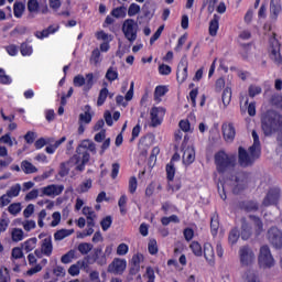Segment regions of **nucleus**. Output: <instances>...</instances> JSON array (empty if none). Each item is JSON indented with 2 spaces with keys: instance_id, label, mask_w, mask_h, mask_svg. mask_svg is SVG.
Masks as SVG:
<instances>
[{
  "instance_id": "69168bd1",
  "label": "nucleus",
  "mask_w": 282,
  "mask_h": 282,
  "mask_svg": "<svg viewBox=\"0 0 282 282\" xmlns=\"http://www.w3.org/2000/svg\"><path fill=\"white\" fill-rule=\"evenodd\" d=\"M12 259H23V250L19 247H14L11 252Z\"/></svg>"
},
{
  "instance_id": "2eb2a0df",
  "label": "nucleus",
  "mask_w": 282,
  "mask_h": 282,
  "mask_svg": "<svg viewBox=\"0 0 282 282\" xmlns=\"http://www.w3.org/2000/svg\"><path fill=\"white\" fill-rule=\"evenodd\" d=\"M221 129H223V135L226 142H232L235 140V135H237L235 126L232 123H229V124L224 123Z\"/></svg>"
},
{
  "instance_id": "7c9ffc66",
  "label": "nucleus",
  "mask_w": 282,
  "mask_h": 282,
  "mask_svg": "<svg viewBox=\"0 0 282 282\" xmlns=\"http://www.w3.org/2000/svg\"><path fill=\"white\" fill-rule=\"evenodd\" d=\"M52 238H45L42 243V251L46 257H50L52 254Z\"/></svg>"
},
{
  "instance_id": "603ef678",
  "label": "nucleus",
  "mask_w": 282,
  "mask_h": 282,
  "mask_svg": "<svg viewBox=\"0 0 282 282\" xmlns=\"http://www.w3.org/2000/svg\"><path fill=\"white\" fill-rule=\"evenodd\" d=\"M20 52L22 56H30L32 55V46H30L28 43H22L20 46Z\"/></svg>"
},
{
  "instance_id": "bf43d9fd",
  "label": "nucleus",
  "mask_w": 282,
  "mask_h": 282,
  "mask_svg": "<svg viewBox=\"0 0 282 282\" xmlns=\"http://www.w3.org/2000/svg\"><path fill=\"white\" fill-rule=\"evenodd\" d=\"M24 140L26 144H34V141L36 140V132L28 131L26 135H24Z\"/></svg>"
},
{
  "instance_id": "c756f323",
  "label": "nucleus",
  "mask_w": 282,
  "mask_h": 282,
  "mask_svg": "<svg viewBox=\"0 0 282 282\" xmlns=\"http://www.w3.org/2000/svg\"><path fill=\"white\" fill-rule=\"evenodd\" d=\"M245 282H261L259 279V273H257L254 270H248L245 273Z\"/></svg>"
},
{
  "instance_id": "dca6fc26",
  "label": "nucleus",
  "mask_w": 282,
  "mask_h": 282,
  "mask_svg": "<svg viewBox=\"0 0 282 282\" xmlns=\"http://www.w3.org/2000/svg\"><path fill=\"white\" fill-rule=\"evenodd\" d=\"M279 188L269 189L267 196L263 199V206H271V204H276V202H279Z\"/></svg>"
},
{
  "instance_id": "6e6552de",
  "label": "nucleus",
  "mask_w": 282,
  "mask_h": 282,
  "mask_svg": "<svg viewBox=\"0 0 282 282\" xmlns=\"http://www.w3.org/2000/svg\"><path fill=\"white\" fill-rule=\"evenodd\" d=\"M260 268H272L274 265V258L270 251V247L264 245L260 248V253L258 257Z\"/></svg>"
},
{
  "instance_id": "bb28decb",
  "label": "nucleus",
  "mask_w": 282,
  "mask_h": 282,
  "mask_svg": "<svg viewBox=\"0 0 282 282\" xmlns=\"http://www.w3.org/2000/svg\"><path fill=\"white\" fill-rule=\"evenodd\" d=\"M221 100L225 107H228L230 105V100H232V89L230 87L224 89Z\"/></svg>"
},
{
  "instance_id": "ddd939ff",
  "label": "nucleus",
  "mask_w": 282,
  "mask_h": 282,
  "mask_svg": "<svg viewBox=\"0 0 282 282\" xmlns=\"http://www.w3.org/2000/svg\"><path fill=\"white\" fill-rule=\"evenodd\" d=\"M65 191V186L63 185H48L42 188V195H46V197H52V195H61Z\"/></svg>"
},
{
  "instance_id": "2f4dec72",
  "label": "nucleus",
  "mask_w": 282,
  "mask_h": 282,
  "mask_svg": "<svg viewBox=\"0 0 282 282\" xmlns=\"http://www.w3.org/2000/svg\"><path fill=\"white\" fill-rule=\"evenodd\" d=\"M77 250L80 252V254H89V252L94 250V245L89 242H82L78 245Z\"/></svg>"
},
{
  "instance_id": "6ab92c4d",
  "label": "nucleus",
  "mask_w": 282,
  "mask_h": 282,
  "mask_svg": "<svg viewBox=\"0 0 282 282\" xmlns=\"http://www.w3.org/2000/svg\"><path fill=\"white\" fill-rule=\"evenodd\" d=\"M89 142H90L89 139H85L82 141V143L76 149L77 154L73 155V158L70 159V162H75V164L80 163V153H82V151H87V149L89 147Z\"/></svg>"
},
{
  "instance_id": "20e7f679",
  "label": "nucleus",
  "mask_w": 282,
  "mask_h": 282,
  "mask_svg": "<svg viewBox=\"0 0 282 282\" xmlns=\"http://www.w3.org/2000/svg\"><path fill=\"white\" fill-rule=\"evenodd\" d=\"M230 182H232L234 195H240V193H243L248 188V184H250V173L238 172L235 176L230 177Z\"/></svg>"
},
{
  "instance_id": "f8f14e48",
  "label": "nucleus",
  "mask_w": 282,
  "mask_h": 282,
  "mask_svg": "<svg viewBox=\"0 0 282 282\" xmlns=\"http://www.w3.org/2000/svg\"><path fill=\"white\" fill-rule=\"evenodd\" d=\"M188 78V61L186 57H182L176 72V79L178 83H184Z\"/></svg>"
},
{
  "instance_id": "cd10ccee",
  "label": "nucleus",
  "mask_w": 282,
  "mask_h": 282,
  "mask_svg": "<svg viewBox=\"0 0 282 282\" xmlns=\"http://www.w3.org/2000/svg\"><path fill=\"white\" fill-rule=\"evenodd\" d=\"M240 237H241V234L239 231V228L235 227L229 232L228 241L231 246H235V243L239 241Z\"/></svg>"
},
{
  "instance_id": "37998d69",
  "label": "nucleus",
  "mask_w": 282,
  "mask_h": 282,
  "mask_svg": "<svg viewBox=\"0 0 282 282\" xmlns=\"http://www.w3.org/2000/svg\"><path fill=\"white\" fill-rule=\"evenodd\" d=\"M143 17L147 19H153L154 12L151 11V3L145 2L142 7Z\"/></svg>"
},
{
  "instance_id": "4be33fe9",
  "label": "nucleus",
  "mask_w": 282,
  "mask_h": 282,
  "mask_svg": "<svg viewBox=\"0 0 282 282\" xmlns=\"http://www.w3.org/2000/svg\"><path fill=\"white\" fill-rule=\"evenodd\" d=\"M204 257L208 263H215V249L209 242L204 243Z\"/></svg>"
},
{
  "instance_id": "423d86ee",
  "label": "nucleus",
  "mask_w": 282,
  "mask_h": 282,
  "mask_svg": "<svg viewBox=\"0 0 282 282\" xmlns=\"http://www.w3.org/2000/svg\"><path fill=\"white\" fill-rule=\"evenodd\" d=\"M265 239L275 250L282 249V230L279 227H270L267 231Z\"/></svg>"
},
{
  "instance_id": "a211bd4d",
  "label": "nucleus",
  "mask_w": 282,
  "mask_h": 282,
  "mask_svg": "<svg viewBox=\"0 0 282 282\" xmlns=\"http://www.w3.org/2000/svg\"><path fill=\"white\" fill-rule=\"evenodd\" d=\"M160 113H164V108L153 107L151 109V127H160V124H162V120L159 117Z\"/></svg>"
},
{
  "instance_id": "f03ea898",
  "label": "nucleus",
  "mask_w": 282,
  "mask_h": 282,
  "mask_svg": "<svg viewBox=\"0 0 282 282\" xmlns=\"http://www.w3.org/2000/svg\"><path fill=\"white\" fill-rule=\"evenodd\" d=\"M214 162L216 164V171L220 175L234 171L237 166V154H228L226 151L220 150L214 155Z\"/></svg>"
},
{
  "instance_id": "5701e85b",
  "label": "nucleus",
  "mask_w": 282,
  "mask_h": 282,
  "mask_svg": "<svg viewBox=\"0 0 282 282\" xmlns=\"http://www.w3.org/2000/svg\"><path fill=\"white\" fill-rule=\"evenodd\" d=\"M80 155L82 163L75 167V171H79L82 173V171H85L86 164H88L89 160H91V155L89 154V152H87V150L82 151Z\"/></svg>"
},
{
  "instance_id": "de8ad7c7",
  "label": "nucleus",
  "mask_w": 282,
  "mask_h": 282,
  "mask_svg": "<svg viewBox=\"0 0 282 282\" xmlns=\"http://www.w3.org/2000/svg\"><path fill=\"white\" fill-rule=\"evenodd\" d=\"M76 256V251L69 250L66 254L62 256V263H72V259Z\"/></svg>"
},
{
  "instance_id": "aec40b11",
  "label": "nucleus",
  "mask_w": 282,
  "mask_h": 282,
  "mask_svg": "<svg viewBox=\"0 0 282 282\" xmlns=\"http://www.w3.org/2000/svg\"><path fill=\"white\" fill-rule=\"evenodd\" d=\"M195 162V148L188 147L183 153V164L187 166Z\"/></svg>"
},
{
  "instance_id": "c9c22d12",
  "label": "nucleus",
  "mask_w": 282,
  "mask_h": 282,
  "mask_svg": "<svg viewBox=\"0 0 282 282\" xmlns=\"http://www.w3.org/2000/svg\"><path fill=\"white\" fill-rule=\"evenodd\" d=\"M166 94H169V87L156 86L154 90V100H158V98H162V96H166Z\"/></svg>"
},
{
  "instance_id": "79ce46f5",
  "label": "nucleus",
  "mask_w": 282,
  "mask_h": 282,
  "mask_svg": "<svg viewBox=\"0 0 282 282\" xmlns=\"http://www.w3.org/2000/svg\"><path fill=\"white\" fill-rule=\"evenodd\" d=\"M161 223L163 226H169V224H171V223L180 224V217H177V215H172L170 217H163L161 219Z\"/></svg>"
},
{
  "instance_id": "4468645a",
  "label": "nucleus",
  "mask_w": 282,
  "mask_h": 282,
  "mask_svg": "<svg viewBox=\"0 0 282 282\" xmlns=\"http://www.w3.org/2000/svg\"><path fill=\"white\" fill-rule=\"evenodd\" d=\"M240 223H241L240 237L243 241H248V239L252 237V227L250 226V224H248V220L246 219V217H242L240 219Z\"/></svg>"
},
{
  "instance_id": "c85d7f7f",
  "label": "nucleus",
  "mask_w": 282,
  "mask_h": 282,
  "mask_svg": "<svg viewBox=\"0 0 282 282\" xmlns=\"http://www.w3.org/2000/svg\"><path fill=\"white\" fill-rule=\"evenodd\" d=\"M25 12V4L23 2H15L13 4V14L17 19H21Z\"/></svg>"
},
{
  "instance_id": "864d4df0",
  "label": "nucleus",
  "mask_w": 282,
  "mask_h": 282,
  "mask_svg": "<svg viewBox=\"0 0 282 282\" xmlns=\"http://www.w3.org/2000/svg\"><path fill=\"white\" fill-rule=\"evenodd\" d=\"M11 215H19L21 213V203H13L8 207Z\"/></svg>"
},
{
  "instance_id": "4d7b16f0",
  "label": "nucleus",
  "mask_w": 282,
  "mask_h": 282,
  "mask_svg": "<svg viewBox=\"0 0 282 282\" xmlns=\"http://www.w3.org/2000/svg\"><path fill=\"white\" fill-rule=\"evenodd\" d=\"M67 235V229H59L54 234V239L55 241H63Z\"/></svg>"
},
{
  "instance_id": "4c0bfd02",
  "label": "nucleus",
  "mask_w": 282,
  "mask_h": 282,
  "mask_svg": "<svg viewBox=\"0 0 282 282\" xmlns=\"http://www.w3.org/2000/svg\"><path fill=\"white\" fill-rule=\"evenodd\" d=\"M249 219L253 221L258 232H263V221L256 215H249Z\"/></svg>"
},
{
  "instance_id": "412c9836",
  "label": "nucleus",
  "mask_w": 282,
  "mask_h": 282,
  "mask_svg": "<svg viewBox=\"0 0 282 282\" xmlns=\"http://www.w3.org/2000/svg\"><path fill=\"white\" fill-rule=\"evenodd\" d=\"M281 0H271L270 2V12L271 19L276 21L279 19V14H281Z\"/></svg>"
},
{
  "instance_id": "774afa93",
  "label": "nucleus",
  "mask_w": 282,
  "mask_h": 282,
  "mask_svg": "<svg viewBox=\"0 0 282 282\" xmlns=\"http://www.w3.org/2000/svg\"><path fill=\"white\" fill-rule=\"evenodd\" d=\"M52 223H51V226L53 228H56V226H58L61 224V214L58 212H54L53 215H52Z\"/></svg>"
},
{
  "instance_id": "f3484780",
  "label": "nucleus",
  "mask_w": 282,
  "mask_h": 282,
  "mask_svg": "<svg viewBox=\"0 0 282 282\" xmlns=\"http://www.w3.org/2000/svg\"><path fill=\"white\" fill-rule=\"evenodd\" d=\"M238 207L246 213H257L259 210V203L254 200H242L238 204Z\"/></svg>"
},
{
  "instance_id": "a18cd8bd",
  "label": "nucleus",
  "mask_w": 282,
  "mask_h": 282,
  "mask_svg": "<svg viewBox=\"0 0 282 282\" xmlns=\"http://www.w3.org/2000/svg\"><path fill=\"white\" fill-rule=\"evenodd\" d=\"M0 282H10V270L6 267L0 269Z\"/></svg>"
},
{
  "instance_id": "a19ab883",
  "label": "nucleus",
  "mask_w": 282,
  "mask_h": 282,
  "mask_svg": "<svg viewBox=\"0 0 282 282\" xmlns=\"http://www.w3.org/2000/svg\"><path fill=\"white\" fill-rule=\"evenodd\" d=\"M19 193H21V184H15L7 192V196L19 197Z\"/></svg>"
},
{
  "instance_id": "e2e57ef3",
  "label": "nucleus",
  "mask_w": 282,
  "mask_h": 282,
  "mask_svg": "<svg viewBox=\"0 0 282 282\" xmlns=\"http://www.w3.org/2000/svg\"><path fill=\"white\" fill-rule=\"evenodd\" d=\"M259 94H261V87L254 85L249 86L250 98H254V96H259Z\"/></svg>"
},
{
  "instance_id": "58836bf2",
  "label": "nucleus",
  "mask_w": 282,
  "mask_h": 282,
  "mask_svg": "<svg viewBox=\"0 0 282 282\" xmlns=\"http://www.w3.org/2000/svg\"><path fill=\"white\" fill-rule=\"evenodd\" d=\"M193 254H195V257H202V254L204 253L202 251V245H199V242L197 241H193L189 246Z\"/></svg>"
},
{
  "instance_id": "3c124183",
  "label": "nucleus",
  "mask_w": 282,
  "mask_h": 282,
  "mask_svg": "<svg viewBox=\"0 0 282 282\" xmlns=\"http://www.w3.org/2000/svg\"><path fill=\"white\" fill-rule=\"evenodd\" d=\"M210 230H212V235L215 237L217 235V230H219V219L212 217Z\"/></svg>"
},
{
  "instance_id": "9b49d317",
  "label": "nucleus",
  "mask_w": 282,
  "mask_h": 282,
  "mask_svg": "<svg viewBox=\"0 0 282 282\" xmlns=\"http://www.w3.org/2000/svg\"><path fill=\"white\" fill-rule=\"evenodd\" d=\"M271 43V58L278 64L282 63V57H281V43L279 40H276V33H273V37L270 40Z\"/></svg>"
},
{
  "instance_id": "09e8293b",
  "label": "nucleus",
  "mask_w": 282,
  "mask_h": 282,
  "mask_svg": "<svg viewBox=\"0 0 282 282\" xmlns=\"http://www.w3.org/2000/svg\"><path fill=\"white\" fill-rule=\"evenodd\" d=\"M135 14H140V7L138 3H131L128 9V17H135Z\"/></svg>"
},
{
  "instance_id": "0eeeda50",
  "label": "nucleus",
  "mask_w": 282,
  "mask_h": 282,
  "mask_svg": "<svg viewBox=\"0 0 282 282\" xmlns=\"http://www.w3.org/2000/svg\"><path fill=\"white\" fill-rule=\"evenodd\" d=\"M85 261H88V263L93 264L96 263L102 268L107 265V256L105 254V251H102V248L99 246L94 248L91 253L85 257Z\"/></svg>"
},
{
  "instance_id": "680f3d73",
  "label": "nucleus",
  "mask_w": 282,
  "mask_h": 282,
  "mask_svg": "<svg viewBox=\"0 0 282 282\" xmlns=\"http://www.w3.org/2000/svg\"><path fill=\"white\" fill-rule=\"evenodd\" d=\"M148 250L150 252V254H158V241L150 240L149 245H148Z\"/></svg>"
},
{
  "instance_id": "338daca9",
  "label": "nucleus",
  "mask_w": 282,
  "mask_h": 282,
  "mask_svg": "<svg viewBox=\"0 0 282 282\" xmlns=\"http://www.w3.org/2000/svg\"><path fill=\"white\" fill-rule=\"evenodd\" d=\"M73 84L75 87H83V85H85V77L83 75L75 76Z\"/></svg>"
},
{
  "instance_id": "39448f33",
  "label": "nucleus",
  "mask_w": 282,
  "mask_h": 282,
  "mask_svg": "<svg viewBox=\"0 0 282 282\" xmlns=\"http://www.w3.org/2000/svg\"><path fill=\"white\" fill-rule=\"evenodd\" d=\"M122 33L129 43H133L138 39V23L133 19L124 20L122 24Z\"/></svg>"
},
{
  "instance_id": "1a4fd4ad",
  "label": "nucleus",
  "mask_w": 282,
  "mask_h": 282,
  "mask_svg": "<svg viewBox=\"0 0 282 282\" xmlns=\"http://www.w3.org/2000/svg\"><path fill=\"white\" fill-rule=\"evenodd\" d=\"M240 265L248 267L254 263V251L249 246H242L239 249Z\"/></svg>"
},
{
  "instance_id": "6e6d98bb",
  "label": "nucleus",
  "mask_w": 282,
  "mask_h": 282,
  "mask_svg": "<svg viewBox=\"0 0 282 282\" xmlns=\"http://www.w3.org/2000/svg\"><path fill=\"white\" fill-rule=\"evenodd\" d=\"M138 189V178L135 176H131L129 180V191L133 195L135 191Z\"/></svg>"
},
{
  "instance_id": "b1692460",
  "label": "nucleus",
  "mask_w": 282,
  "mask_h": 282,
  "mask_svg": "<svg viewBox=\"0 0 282 282\" xmlns=\"http://www.w3.org/2000/svg\"><path fill=\"white\" fill-rule=\"evenodd\" d=\"M217 30H219V15L215 14L213 20L209 22L210 36H217Z\"/></svg>"
},
{
  "instance_id": "ea45409f",
  "label": "nucleus",
  "mask_w": 282,
  "mask_h": 282,
  "mask_svg": "<svg viewBox=\"0 0 282 282\" xmlns=\"http://www.w3.org/2000/svg\"><path fill=\"white\" fill-rule=\"evenodd\" d=\"M166 175H167L169 182H173L175 177V164H173V162H170L166 165Z\"/></svg>"
},
{
  "instance_id": "c03bdc74",
  "label": "nucleus",
  "mask_w": 282,
  "mask_h": 282,
  "mask_svg": "<svg viewBox=\"0 0 282 282\" xmlns=\"http://www.w3.org/2000/svg\"><path fill=\"white\" fill-rule=\"evenodd\" d=\"M36 248V238H30L24 242V250L26 252H32Z\"/></svg>"
},
{
  "instance_id": "a878e982",
  "label": "nucleus",
  "mask_w": 282,
  "mask_h": 282,
  "mask_svg": "<svg viewBox=\"0 0 282 282\" xmlns=\"http://www.w3.org/2000/svg\"><path fill=\"white\" fill-rule=\"evenodd\" d=\"M85 109V113L79 115V123L83 124L84 122V124H89L91 122V113H89V111H91V106L87 105Z\"/></svg>"
},
{
  "instance_id": "9d476101",
  "label": "nucleus",
  "mask_w": 282,
  "mask_h": 282,
  "mask_svg": "<svg viewBox=\"0 0 282 282\" xmlns=\"http://www.w3.org/2000/svg\"><path fill=\"white\" fill-rule=\"evenodd\" d=\"M127 270V260L115 258L112 262L108 265L107 272L110 274H122Z\"/></svg>"
},
{
  "instance_id": "49530a36",
  "label": "nucleus",
  "mask_w": 282,
  "mask_h": 282,
  "mask_svg": "<svg viewBox=\"0 0 282 282\" xmlns=\"http://www.w3.org/2000/svg\"><path fill=\"white\" fill-rule=\"evenodd\" d=\"M106 78L110 83H113V80H118V72L113 70V67H109L106 73Z\"/></svg>"
},
{
  "instance_id": "8fccbe9b",
  "label": "nucleus",
  "mask_w": 282,
  "mask_h": 282,
  "mask_svg": "<svg viewBox=\"0 0 282 282\" xmlns=\"http://www.w3.org/2000/svg\"><path fill=\"white\" fill-rule=\"evenodd\" d=\"M91 188V178L87 180L86 182L82 183L77 188V193H87Z\"/></svg>"
},
{
  "instance_id": "052dcab7",
  "label": "nucleus",
  "mask_w": 282,
  "mask_h": 282,
  "mask_svg": "<svg viewBox=\"0 0 282 282\" xmlns=\"http://www.w3.org/2000/svg\"><path fill=\"white\" fill-rule=\"evenodd\" d=\"M127 252H129V246H127V243H120L117 247V254H119V257H124Z\"/></svg>"
},
{
  "instance_id": "7ed1b4c3",
  "label": "nucleus",
  "mask_w": 282,
  "mask_h": 282,
  "mask_svg": "<svg viewBox=\"0 0 282 282\" xmlns=\"http://www.w3.org/2000/svg\"><path fill=\"white\" fill-rule=\"evenodd\" d=\"M261 152L257 151L254 147L249 148L248 150L243 147L238 148V164L241 169H248L252 166L257 160H259Z\"/></svg>"
},
{
  "instance_id": "13d9d810",
  "label": "nucleus",
  "mask_w": 282,
  "mask_h": 282,
  "mask_svg": "<svg viewBox=\"0 0 282 282\" xmlns=\"http://www.w3.org/2000/svg\"><path fill=\"white\" fill-rule=\"evenodd\" d=\"M28 10L29 12H39V0H29Z\"/></svg>"
},
{
  "instance_id": "72a5a7b5",
  "label": "nucleus",
  "mask_w": 282,
  "mask_h": 282,
  "mask_svg": "<svg viewBox=\"0 0 282 282\" xmlns=\"http://www.w3.org/2000/svg\"><path fill=\"white\" fill-rule=\"evenodd\" d=\"M107 96H109V89H107V87H104L99 91V96L97 99V107H102L105 105V100H107Z\"/></svg>"
},
{
  "instance_id": "f704fd0d",
  "label": "nucleus",
  "mask_w": 282,
  "mask_h": 282,
  "mask_svg": "<svg viewBox=\"0 0 282 282\" xmlns=\"http://www.w3.org/2000/svg\"><path fill=\"white\" fill-rule=\"evenodd\" d=\"M54 32H56V29H52V26H48L47 29L41 32L36 31L35 36L36 39H47V36H50V34H54Z\"/></svg>"
},
{
  "instance_id": "f257e3e1",
  "label": "nucleus",
  "mask_w": 282,
  "mask_h": 282,
  "mask_svg": "<svg viewBox=\"0 0 282 282\" xmlns=\"http://www.w3.org/2000/svg\"><path fill=\"white\" fill-rule=\"evenodd\" d=\"M261 129L267 138L273 133H282V115L274 110H268L261 117Z\"/></svg>"
},
{
  "instance_id": "0e129e2a",
  "label": "nucleus",
  "mask_w": 282,
  "mask_h": 282,
  "mask_svg": "<svg viewBox=\"0 0 282 282\" xmlns=\"http://www.w3.org/2000/svg\"><path fill=\"white\" fill-rule=\"evenodd\" d=\"M172 69L171 66L166 65V64H162L159 66V73L162 76H169V74H171Z\"/></svg>"
},
{
  "instance_id": "473e14b6",
  "label": "nucleus",
  "mask_w": 282,
  "mask_h": 282,
  "mask_svg": "<svg viewBox=\"0 0 282 282\" xmlns=\"http://www.w3.org/2000/svg\"><path fill=\"white\" fill-rule=\"evenodd\" d=\"M111 14L115 17V19H124V17H127V7L115 8L111 11Z\"/></svg>"
},
{
  "instance_id": "e433bc0d",
  "label": "nucleus",
  "mask_w": 282,
  "mask_h": 282,
  "mask_svg": "<svg viewBox=\"0 0 282 282\" xmlns=\"http://www.w3.org/2000/svg\"><path fill=\"white\" fill-rule=\"evenodd\" d=\"M111 224H113V218L111 216H106L105 218H102V220L100 221V226L104 232H107V230L111 228Z\"/></svg>"
},
{
  "instance_id": "5fc2aeb1",
  "label": "nucleus",
  "mask_w": 282,
  "mask_h": 282,
  "mask_svg": "<svg viewBox=\"0 0 282 282\" xmlns=\"http://www.w3.org/2000/svg\"><path fill=\"white\" fill-rule=\"evenodd\" d=\"M13 241H23V229L15 228L12 231Z\"/></svg>"
},
{
  "instance_id": "393cba45",
  "label": "nucleus",
  "mask_w": 282,
  "mask_h": 282,
  "mask_svg": "<svg viewBox=\"0 0 282 282\" xmlns=\"http://www.w3.org/2000/svg\"><path fill=\"white\" fill-rule=\"evenodd\" d=\"M21 169L26 175L36 173L39 171V169H36V166H34L32 163H30V161H26V160L22 161Z\"/></svg>"
}]
</instances>
